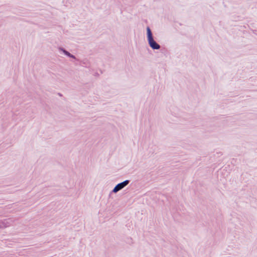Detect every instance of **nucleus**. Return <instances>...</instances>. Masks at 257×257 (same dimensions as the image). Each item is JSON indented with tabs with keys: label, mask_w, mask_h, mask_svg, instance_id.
Wrapping results in <instances>:
<instances>
[{
	"label": "nucleus",
	"mask_w": 257,
	"mask_h": 257,
	"mask_svg": "<svg viewBox=\"0 0 257 257\" xmlns=\"http://www.w3.org/2000/svg\"><path fill=\"white\" fill-rule=\"evenodd\" d=\"M65 53L67 55H68V56H71L70 54L69 53H68V52H65Z\"/></svg>",
	"instance_id": "3"
},
{
	"label": "nucleus",
	"mask_w": 257,
	"mask_h": 257,
	"mask_svg": "<svg viewBox=\"0 0 257 257\" xmlns=\"http://www.w3.org/2000/svg\"><path fill=\"white\" fill-rule=\"evenodd\" d=\"M129 183L128 180H125L122 183L118 184L113 189V191L114 192H117L120 189H122L125 186H126Z\"/></svg>",
	"instance_id": "2"
},
{
	"label": "nucleus",
	"mask_w": 257,
	"mask_h": 257,
	"mask_svg": "<svg viewBox=\"0 0 257 257\" xmlns=\"http://www.w3.org/2000/svg\"><path fill=\"white\" fill-rule=\"evenodd\" d=\"M147 36L149 44L151 47L153 49H159L160 48V45L158 44L153 39L151 29L149 27L147 28Z\"/></svg>",
	"instance_id": "1"
}]
</instances>
